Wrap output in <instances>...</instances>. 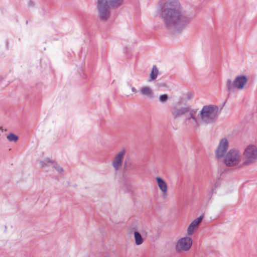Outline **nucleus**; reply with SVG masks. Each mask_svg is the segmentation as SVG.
I'll return each instance as SVG.
<instances>
[{
    "label": "nucleus",
    "instance_id": "nucleus-17",
    "mask_svg": "<svg viewBox=\"0 0 257 257\" xmlns=\"http://www.w3.org/2000/svg\"><path fill=\"white\" fill-rule=\"evenodd\" d=\"M48 165L51 166L52 169H55L58 173L61 174L64 172L63 169L58 164L55 163L54 162H47Z\"/></svg>",
    "mask_w": 257,
    "mask_h": 257
},
{
    "label": "nucleus",
    "instance_id": "nucleus-15",
    "mask_svg": "<svg viewBox=\"0 0 257 257\" xmlns=\"http://www.w3.org/2000/svg\"><path fill=\"white\" fill-rule=\"evenodd\" d=\"M53 162L51 161L49 159H46L44 161H40L39 162L40 165L41 167L45 171H48L52 169L51 166L48 165V163L46 162Z\"/></svg>",
    "mask_w": 257,
    "mask_h": 257
},
{
    "label": "nucleus",
    "instance_id": "nucleus-20",
    "mask_svg": "<svg viewBox=\"0 0 257 257\" xmlns=\"http://www.w3.org/2000/svg\"><path fill=\"white\" fill-rule=\"evenodd\" d=\"M168 95L164 94L160 95L159 97V100L161 103H165L168 99Z\"/></svg>",
    "mask_w": 257,
    "mask_h": 257
},
{
    "label": "nucleus",
    "instance_id": "nucleus-1",
    "mask_svg": "<svg viewBox=\"0 0 257 257\" xmlns=\"http://www.w3.org/2000/svg\"><path fill=\"white\" fill-rule=\"evenodd\" d=\"M156 16L162 21L164 27L174 33H180L189 25L192 15L183 10L179 0H160Z\"/></svg>",
    "mask_w": 257,
    "mask_h": 257
},
{
    "label": "nucleus",
    "instance_id": "nucleus-3",
    "mask_svg": "<svg viewBox=\"0 0 257 257\" xmlns=\"http://www.w3.org/2000/svg\"><path fill=\"white\" fill-rule=\"evenodd\" d=\"M220 110L215 105H206L203 106L198 114L201 123L205 124L213 123L217 119Z\"/></svg>",
    "mask_w": 257,
    "mask_h": 257
},
{
    "label": "nucleus",
    "instance_id": "nucleus-9",
    "mask_svg": "<svg viewBox=\"0 0 257 257\" xmlns=\"http://www.w3.org/2000/svg\"><path fill=\"white\" fill-rule=\"evenodd\" d=\"M192 240L190 237H184L180 238L176 244V250L178 251H187L191 247Z\"/></svg>",
    "mask_w": 257,
    "mask_h": 257
},
{
    "label": "nucleus",
    "instance_id": "nucleus-4",
    "mask_svg": "<svg viewBox=\"0 0 257 257\" xmlns=\"http://www.w3.org/2000/svg\"><path fill=\"white\" fill-rule=\"evenodd\" d=\"M242 160L241 152L236 149H230L224 158V163L227 167H235L240 165Z\"/></svg>",
    "mask_w": 257,
    "mask_h": 257
},
{
    "label": "nucleus",
    "instance_id": "nucleus-5",
    "mask_svg": "<svg viewBox=\"0 0 257 257\" xmlns=\"http://www.w3.org/2000/svg\"><path fill=\"white\" fill-rule=\"evenodd\" d=\"M243 164L245 166L253 165L257 162V146L249 145L244 149Z\"/></svg>",
    "mask_w": 257,
    "mask_h": 257
},
{
    "label": "nucleus",
    "instance_id": "nucleus-19",
    "mask_svg": "<svg viewBox=\"0 0 257 257\" xmlns=\"http://www.w3.org/2000/svg\"><path fill=\"white\" fill-rule=\"evenodd\" d=\"M7 139L11 142H16L18 141V137L16 135L11 133L7 136Z\"/></svg>",
    "mask_w": 257,
    "mask_h": 257
},
{
    "label": "nucleus",
    "instance_id": "nucleus-18",
    "mask_svg": "<svg viewBox=\"0 0 257 257\" xmlns=\"http://www.w3.org/2000/svg\"><path fill=\"white\" fill-rule=\"evenodd\" d=\"M134 237L136 245H140L144 242V239L140 232L138 231H135Z\"/></svg>",
    "mask_w": 257,
    "mask_h": 257
},
{
    "label": "nucleus",
    "instance_id": "nucleus-7",
    "mask_svg": "<svg viewBox=\"0 0 257 257\" xmlns=\"http://www.w3.org/2000/svg\"><path fill=\"white\" fill-rule=\"evenodd\" d=\"M197 111V109H192L189 106H185L183 116L184 122L187 125H197L198 124V120L195 116Z\"/></svg>",
    "mask_w": 257,
    "mask_h": 257
},
{
    "label": "nucleus",
    "instance_id": "nucleus-14",
    "mask_svg": "<svg viewBox=\"0 0 257 257\" xmlns=\"http://www.w3.org/2000/svg\"><path fill=\"white\" fill-rule=\"evenodd\" d=\"M185 110V107H181L179 108H174L172 111V114L175 119H177L181 116H183V114Z\"/></svg>",
    "mask_w": 257,
    "mask_h": 257
},
{
    "label": "nucleus",
    "instance_id": "nucleus-22",
    "mask_svg": "<svg viewBox=\"0 0 257 257\" xmlns=\"http://www.w3.org/2000/svg\"><path fill=\"white\" fill-rule=\"evenodd\" d=\"M29 5H33V3H32V1H30V2H29Z\"/></svg>",
    "mask_w": 257,
    "mask_h": 257
},
{
    "label": "nucleus",
    "instance_id": "nucleus-16",
    "mask_svg": "<svg viewBox=\"0 0 257 257\" xmlns=\"http://www.w3.org/2000/svg\"><path fill=\"white\" fill-rule=\"evenodd\" d=\"M159 73L158 69L156 65H153L151 73L150 74V78L148 79L149 82L155 80L158 76Z\"/></svg>",
    "mask_w": 257,
    "mask_h": 257
},
{
    "label": "nucleus",
    "instance_id": "nucleus-13",
    "mask_svg": "<svg viewBox=\"0 0 257 257\" xmlns=\"http://www.w3.org/2000/svg\"><path fill=\"white\" fill-rule=\"evenodd\" d=\"M140 93L143 95L147 96L150 98L154 97V93L153 90L148 86H144L140 89Z\"/></svg>",
    "mask_w": 257,
    "mask_h": 257
},
{
    "label": "nucleus",
    "instance_id": "nucleus-12",
    "mask_svg": "<svg viewBox=\"0 0 257 257\" xmlns=\"http://www.w3.org/2000/svg\"><path fill=\"white\" fill-rule=\"evenodd\" d=\"M158 187L163 193L164 197H166L167 195L168 186L166 182L161 177H157L156 178Z\"/></svg>",
    "mask_w": 257,
    "mask_h": 257
},
{
    "label": "nucleus",
    "instance_id": "nucleus-23",
    "mask_svg": "<svg viewBox=\"0 0 257 257\" xmlns=\"http://www.w3.org/2000/svg\"><path fill=\"white\" fill-rule=\"evenodd\" d=\"M3 80V78L2 77H0V82H1Z\"/></svg>",
    "mask_w": 257,
    "mask_h": 257
},
{
    "label": "nucleus",
    "instance_id": "nucleus-21",
    "mask_svg": "<svg viewBox=\"0 0 257 257\" xmlns=\"http://www.w3.org/2000/svg\"><path fill=\"white\" fill-rule=\"evenodd\" d=\"M132 91H133V92H136V89H135V87H132Z\"/></svg>",
    "mask_w": 257,
    "mask_h": 257
},
{
    "label": "nucleus",
    "instance_id": "nucleus-6",
    "mask_svg": "<svg viewBox=\"0 0 257 257\" xmlns=\"http://www.w3.org/2000/svg\"><path fill=\"white\" fill-rule=\"evenodd\" d=\"M247 81L245 76H238L232 82L230 79L227 80V87L229 92H233L235 88L241 89Z\"/></svg>",
    "mask_w": 257,
    "mask_h": 257
},
{
    "label": "nucleus",
    "instance_id": "nucleus-2",
    "mask_svg": "<svg viewBox=\"0 0 257 257\" xmlns=\"http://www.w3.org/2000/svg\"><path fill=\"white\" fill-rule=\"evenodd\" d=\"M123 2V0H97L96 9L99 20L107 21L110 17L111 8H117Z\"/></svg>",
    "mask_w": 257,
    "mask_h": 257
},
{
    "label": "nucleus",
    "instance_id": "nucleus-8",
    "mask_svg": "<svg viewBox=\"0 0 257 257\" xmlns=\"http://www.w3.org/2000/svg\"><path fill=\"white\" fill-rule=\"evenodd\" d=\"M228 148V142L226 138L222 139L215 151V156L218 159L224 157Z\"/></svg>",
    "mask_w": 257,
    "mask_h": 257
},
{
    "label": "nucleus",
    "instance_id": "nucleus-11",
    "mask_svg": "<svg viewBox=\"0 0 257 257\" xmlns=\"http://www.w3.org/2000/svg\"><path fill=\"white\" fill-rule=\"evenodd\" d=\"M203 218V215H201L195 220H194L189 225L187 228V234L188 235H191L198 224L201 222Z\"/></svg>",
    "mask_w": 257,
    "mask_h": 257
},
{
    "label": "nucleus",
    "instance_id": "nucleus-10",
    "mask_svg": "<svg viewBox=\"0 0 257 257\" xmlns=\"http://www.w3.org/2000/svg\"><path fill=\"white\" fill-rule=\"evenodd\" d=\"M125 154V150L122 149L114 156L112 161V165L115 172H117L121 168Z\"/></svg>",
    "mask_w": 257,
    "mask_h": 257
}]
</instances>
